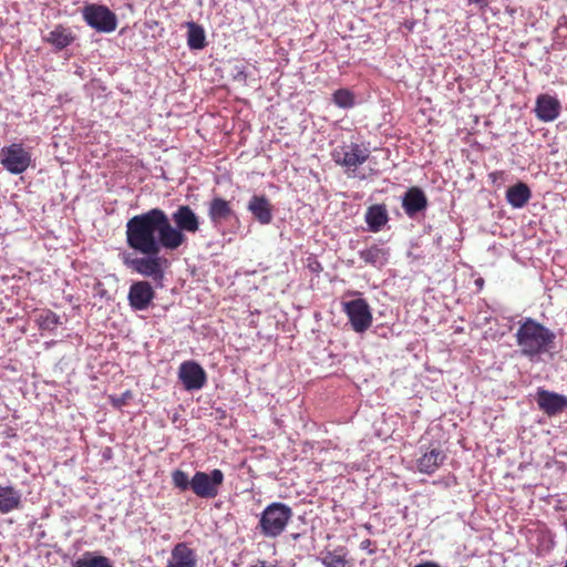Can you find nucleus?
<instances>
[{
  "instance_id": "obj_28",
  "label": "nucleus",
  "mask_w": 567,
  "mask_h": 567,
  "mask_svg": "<svg viewBox=\"0 0 567 567\" xmlns=\"http://www.w3.org/2000/svg\"><path fill=\"white\" fill-rule=\"evenodd\" d=\"M37 321L42 330H53L61 324L60 317L51 310H44L41 312Z\"/></svg>"
},
{
  "instance_id": "obj_1",
  "label": "nucleus",
  "mask_w": 567,
  "mask_h": 567,
  "mask_svg": "<svg viewBox=\"0 0 567 567\" xmlns=\"http://www.w3.org/2000/svg\"><path fill=\"white\" fill-rule=\"evenodd\" d=\"M163 220L161 208H152L131 217L125 226L126 245L128 248L138 254H155L163 249L173 251L165 221Z\"/></svg>"
},
{
  "instance_id": "obj_27",
  "label": "nucleus",
  "mask_w": 567,
  "mask_h": 567,
  "mask_svg": "<svg viewBox=\"0 0 567 567\" xmlns=\"http://www.w3.org/2000/svg\"><path fill=\"white\" fill-rule=\"evenodd\" d=\"M187 32V44L193 50H200L206 45L204 29L195 22H189Z\"/></svg>"
},
{
  "instance_id": "obj_34",
  "label": "nucleus",
  "mask_w": 567,
  "mask_h": 567,
  "mask_svg": "<svg viewBox=\"0 0 567 567\" xmlns=\"http://www.w3.org/2000/svg\"><path fill=\"white\" fill-rule=\"evenodd\" d=\"M300 536L299 533L293 534V538L297 539Z\"/></svg>"
},
{
  "instance_id": "obj_16",
  "label": "nucleus",
  "mask_w": 567,
  "mask_h": 567,
  "mask_svg": "<svg viewBox=\"0 0 567 567\" xmlns=\"http://www.w3.org/2000/svg\"><path fill=\"white\" fill-rule=\"evenodd\" d=\"M426 206L427 198L424 192L419 187L409 188L402 198V207L409 217L415 216L417 213L424 210Z\"/></svg>"
},
{
  "instance_id": "obj_15",
  "label": "nucleus",
  "mask_w": 567,
  "mask_h": 567,
  "mask_svg": "<svg viewBox=\"0 0 567 567\" xmlns=\"http://www.w3.org/2000/svg\"><path fill=\"white\" fill-rule=\"evenodd\" d=\"M560 109V102L549 94H540L536 99L535 113L543 122L556 120L559 116Z\"/></svg>"
},
{
  "instance_id": "obj_24",
  "label": "nucleus",
  "mask_w": 567,
  "mask_h": 567,
  "mask_svg": "<svg viewBox=\"0 0 567 567\" xmlns=\"http://www.w3.org/2000/svg\"><path fill=\"white\" fill-rule=\"evenodd\" d=\"M73 567H114L111 559L97 551L83 553L73 564Z\"/></svg>"
},
{
  "instance_id": "obj_25",
  "label": "nucleus",
  "mask_w": 567,
  "mask_h": 567,
  "mask_svg": "<svg viewBox=\"0 0 567 567\" xmlns=\"http://www.w3.org/2000/svg\"><path fill=\"white\" fill-rule=\"evenodd\" d=\"M321 563L324 567H352L351 560L347 558L344 548L326 550L321 553Z\"/></svg>"
},
{
  "instance_id": "obj_13",
  "label": "nucleus",
  "mask_w": 567,
  "mask_h": 567,
  "mask_svg": "<svg viewBox=\"0 0 567 567\" xmlns=\"http://www.w3.org/2000/svg\"><path fill=\"white\" fill-rule=\"evenodd\" d=\"M207 216L210 224L217 228L234 217L235 210L229 200L216 196L208 202Z\"/></svg>"
},
{
  "instance_id": "obj_19",
  "label": "nucleus",
  "mask_w": 567,
  "mask_h": 567,
  "mask_svg": "<svg viewBox=\"0 0 567 567\" xmlns=\"http://www.w3.org/2000/svg\"><path fill=\"white\" fill-rule=\"evenodd\" d=\"M75 40L74 33L70 28L58 24L51 30L43 41L52 45L55 50L61 51L71 45Z\"/></svg>"
},
{
  "instance_id": "obj_5",
  "label": "nucleus",
  "mask_w": 567,
  "mask_h": 567,
  "mask_svg": "<svg viewBox=\"0 0 567 567\" xmlns=\"http://www.w3.org/2000/svg\"><path fill=\"white\" fill-rule=\"evenodd\" d=\"M82 17L89 27L101 33H111L117 28L116 14L103 4H86Z\"/></svg>"
},
{
  "instance_id": "obj_12",
  "label": "nucleus",
  "mask_w": 567,
  "mask_h": 567,
  "mask_svg": "<svg viewBox=\"0 0 567 567\" xmlns=\"http://www.w3.org/2000/svg\"><path fill=\"white\" fill-rule=\"evenodd\" d=\"M154 298L155 291L146 280L135 281L128 289L127 300L133 310L141 311L147 309Z\"/></svg>"
},
{
  "instance_id": "obj_32",
  "label": "nucleus",
  "mask_w": 567,
  "mask_h": 567,
  "mask_svg": "<svg viewBox=\"0 0 567 567\" xmlns=\"http://www.w3.org/2000/svg\"><path fill=\"white\" fill-rule=\"evenodd\" d=\"M468 2L474 3V4L478 6L480 8H485L488 4L487 0H468Z\"/></svg>"
},
{
  "instance_id": "obj_26",
  "label": "nucleus",
  "mask_w": 567,
  "mask_h": 567,
  "mask_svg": "<svg viewBox=\"0 0 567 567\" xmlns=\"http://www.w3.org/2000/svg\"><path fill=\"white\" fill-rule=\"evenodd\" d=\"M20 504V494L11 486H0V511L8 513Z\"/></svg>"
},
{
  "instance_id": "obj_3",
  "label": "nucleus",
  "mask_w": 567,
  "mask_h": 567,
  "mask_svg": "<svg viewBox=\"0 0 567 567\" xmlns=\"http://www.w3.org/2000/svg\"><path fill=\"white\" fill-rule=\"evenodd\" d=\"M162 217L165 221L173 251L187 243L186 234H196L200 228L199 217L189 205L178 206L172 214V219L162 209Z\"/></svg>"
},
{
  "instance_id": "obj_17",
  "label": "nucleus",
  "mask_w": 567,
  "mask_h": 567,
  "mask_svg": "<svg viewBox=\"0 0 567 567\" xmlns=\"http://www.w3.org/2000/svg\"><path fill=\"white\" fill-rule=\"evenodd\" d=\"M445 460L446 454L440 447H433L416 460V467L419 472L430 475L436 472Z\"/></svg>"
},
{
  "instance_id": "obj_23",
  "label": "nucleus",
  "mask_w": 567,
  "mask_h": 567,
  "mask_svg": "<svg viewBox=\"0 0 567 567\" xmlns=\"http://www.w3.org/2000/svg\"><path fill=\"white\" fill-rule=\"evenodd\" d=\"M388 219L384 205H372L365 213V221L372 231H379L388 223Z\"/></svg>"
},
{
  "instance_id": "obj_10",
  "label": "nucleus",
  "mask_w": 567,
  "mask_h": 567,
  "mask_svg": "<svg viewBox=\"0 0 567 567\" xmlns=\"http://www.w3.org/2000/svg\"><path fill=\"white\" fill-rule=\"evenodd\" d=\"M343 311L349 318L352 329L362 333L367 331L372 324V313L368 302L358 298L343 302Z\"/></svg>"
},
{
  "instance_id": "obj_30",
  "label": "nucleus",
  "mask_w": 567,
  "mask_h": 567,
  "mask_svg": "<svg viewBox=\"0 0 567 567\" xmlns=\"http://www.w3.org/2000/svg\"><path fill=\"white\" fill-rule=\"evenodd\" d=\"M173 485L181 492H185L188 488L192 489L193 477L189 480L187 473L182 470H175L172 473Z\"/></svg>"
},
{
  "instance_id": "obj_11",
  "label": "nucleus",
  "mask_w": 567,
  "mask_h": 567,
  "mask_svg": "<svg viewBox=\"0 0 567 567\" xmlns=\"http://www.w3.org/2000/svg\"><path fill=\"white\" fill-rule=\"evenodd\" d=\"M178 378L188 391L202 389L207 381L205 370L193 360L184 361L179 365Z\"/></svg>"
},
{
  "instance_id": "obj_6",
  "label": "nucleus",
  "mask_w": 567,
  "mask_h": 567,
  "mask_svg": "<svg viewBox=\"0 0 567 567\" xmlns=\"http://www.w3.org/2000/svg\"><path fill=\"white\" fill-rule=\"evenodd\" d=\"M31 162V153L20 143H13L0 150V163L11 174H22L29 168Z\"/></svg>"
},
{
  "instance_id": "obj_14",
  "label": "nucleus",
  "mask_w": 567,
  "mask_h": 567,
  "mask_svg": "<svg viewBox=\"0 0 567 567\" xmlns=\"http://www.w3.org/2000/svg\"><path fill=\"white\" fill-rule=\"evenodd\" d=\"M537 403L544 413L553 416L563 412L567 408V398L547 390H538Z\"/></svg>"
},
{
  "instance_id": "obj_7",
  "label": "nucleus",
  "mask_w": 567,
  "mask_h": 567,
  "mask_svg": "<svg viewBox=\"0 0 567 567\" xmlns=\"http://www.w3.org/2000/svg\"><path fill=\"white\" fill-rule=\"evenodd\" d=\"M224 483V473L215 468L210 473L197 471L193 475L192 491L200 497L212 499L219 494L220 486Z\"/></svg>"
},
{
  "instance_id": "obj_21",
  "label": "nucleus",
  "mask_w": 567,
  "mask_h": 567,
  "mask_svg": "<svg viewBox=\"0 0 567 567\" xmlns=\"http://www.w3.org/2000/svg\"><path fill=\"white\" fill-rule=\"evenodd\" d=\"M530 197L532 192L529 187L523 182L511 186L506 192V199L508 204L514 208L524 207L529 202Z\"/></svg>"
},
{
  "instance_id": "obj_18",
  "label": "nucleus",
  "mask_w": 567,
  "mask_h": 567,
  "mask_svg": "<svg viewBox=\"0 0 567 567\" xmlns=\"http://www.w3.org/2000/svg\"><path fill=\"white\" fill-rule=\"evenodd\" d=\"M248 210L261 225H268L272 220V205L264 195H254L248 203Z\"/></svg>"
},
{
  "instance_id": "obj_29",
  "label": "nucleus",
  "mask_w": 567,
  "mask_h": 567,
  "mask_svg": "<svg viewBox=\"0 0 567 567\" xmlns=\"http://www.w3.org/2000/svg\"><path fill=\"white\" fill-rule=\"evenodd\" d=\"M333 103L342 109H350L354 105V94L348 89H339L332 95Z\"/></svg>"
},
{
  "instance_id": "obj_8",
  "label": "nucleus",
  "mask_w": 567,
  "mask_h": 567,
  "mask_svg": "<svg viewBox=\"0 0 567 567\" xmlns=\"http://www.w3.org/2000/svg\"><path fill=\"white\" fill-rule=\"evenodd\" d=\"M292 517V509L287 504L274 502L269 504L260 517L262 532H282Z\"/></svg>"
},
{
  "instance_id": "obj_2",
  "label": "nucleus",
  "mask_w": 567,
  "mask_h": 567,
  "mask_svg": "<svg viewBox=\"0 0 567 567\" xmlns=\"http://www.w3.org/2000/svg\"><path fill=\"white\" fill-rule=\"evenodd\" d=\"M555 339L554 331L533 318L520 320L515 333L520 354L530 360L550 351L555 347Z\"/></svg>"
},
{
  "instance_id": "obj_9",
  "label": "nucleus",
  "mask_w": 567,
  "mask_h": 567,
  "mask_svg": "<svg viewBox=\"0 0 567 567\" xmlns=\"http://www.w3.org/2000/svg\"><path fill=\"white\" fill-rule=\"evenodd\" d=\"M369 155V150L358 143L338 146L331 153L332 159L337 165L351 171H355V168L365 163Z\"/></svg>"
},
{
  "instance_id": "obj_31",
  "label": "nucleus",
  "mask_w": 567,
  "mask_h": 567,
  "mask_svg": "<svg viewBox=\"0 0 567 567\" xmlns=\"http://www.w3.org/2000/svg\"><path fill=\"white\" fill-rule=\"evenodd\" d=\"M361 548L368 550L369 554H373L375 551V548L372 547V543L368 539L361 543Z\"/></svg>"
},
{
  "instance_id": "obj_20",
  "label": "nucleus",
  "mask_w": 567,
  "mask_h": 567,
  "mask_svg": "<svg viewBox=\"0 0 567 567\" xmlns=\"http://www.w3.org/2000/svg\"><path fill=\"white\" fill-rule=\"evenodd\" d=\"M167 567H196V555L185 543L177 544L172 550Z\"/></svg>"
},
{
  "instance_id": "obj_4",
  "label": "nucleus",
  "mask_w": 567,
  "mask_h": 567,
  "mask_svg": "<svg viewBox=\"0 0 567 567\" xmlns=\"http://www.w3.org/2000/svg\"><path fill=\"white\" fill-rule=\"evenodd\" d=\"M159 252L161 251H156L155 254H142V257L136 258L125 257L123 262L126 267L143 277L152 278L154 281H162L167 259L161 257Z\"/></svg>"
},
{
  "instance_id": "obj_33",
  "label": "nucleus",
  "mask_w": 567,
  "mask_h": 567,
  "mask_svg": "<svg viewBox=\"0 0 567 567\" xmlns=\"http://www.w3.org/2000/svg\"><path fill=\"white\" fill-rule=\"evenodd\" d=\"M502 174H503L502 172H493V173H491V174H489V177H491L493 181H495V179H497V176H498V175H502Z\"/></svg>"
},
{
  "instance_id": "obj_22",
  "label": "nucleus",
  "mask_w": 567,
  "mask_h": 567,
  "mask_svg": "<svg viewBox=\"0 0 567 567\" xmlns=\"http://www.w3.org/2000/svg\"><path fill=\"white\" fill-rule=\"evenodd\" d=\"M389 249L373 245L367 249L360 250L359 256L365 262L373 267H382L388 262Z\"/></svg>"
}]
</instances>
